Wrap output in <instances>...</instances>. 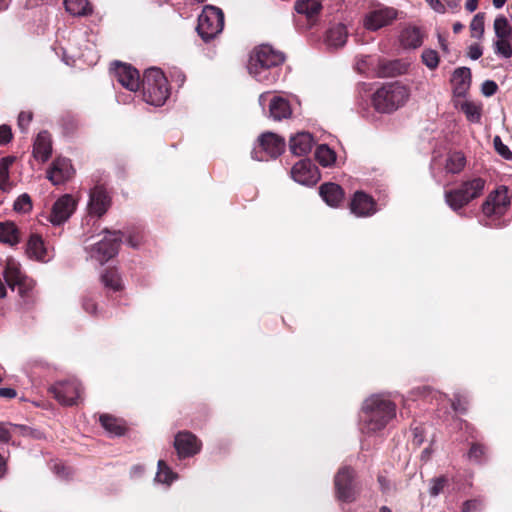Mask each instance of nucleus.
I'll use <instances>...</instances> for the list:
<instances>
[{
  "mask_svg": "<svg viewBox=\"0 0 512 512\" xmlns=\"http://www.w3.org/2000/svg\"><path fill=\"white\" fill-rule=\"evenodd\" d=\"M348 32L343 24H336L329 28L325 41L330 48L343 47L347 41Z\"/></svg>",
  "mask_w": 512,
  "mask_h": 512,
  "instance_id": "obj_27",
  "label": "nucleus"
},
{
  "mask_svg": "<svg viewBox=\"0 0 512 512\" xmlns=\"http://www.w3.org/2000/svg\"><path fill=\"white\" fill-rule=\"evenodd\" d=\"M224 27L223 12L214 6H206L198 17L197 31L208 42L222 32Z\"/></svg>",
  "mask_w": 512,
  "mask_h": 512,
  "instance_id": "obj_6",
  "label": "nucleus"
},
{
  "mask_svg": "<svg viewBox=\"0 0 512 512\" xmlns=\"http://www.w3.org/2000/svg\"><path fill=\"white\" fill-rule=\"evenodd\" d=\"M50 392L59 403L70 406L77 404V400L81 395V386L75 379L60 381L50 388Z\"/></svg>",
  "mask_w": 512,
  "mask_h": 512,
  "instance_id": "obj_13",
  "label": "nucleus"
},
{
  "mask_svg": "<svg viewBox=\"0 0 512 512\" xmlns=\"http://www.w3.org/2000/svg\"><path fill=\"white\" fill-rule=\"evenodd\" d=\"M409 89L400 83L383 85L372 95V104L379 113H392L409 99Z\"/></svg>",
  "mask_w": 512,
  "mask_h": 512,
  "instance_id": "obj_3",
  "label": "nucleus"
},
{
  "mask_svg": "<svg viewBox=\"0 0 512 512\" xmlns=\"http://www.w3.org/2000/svg\"><path fill=\"white\" fill-rule=\"evenodd\" d=\"M484 454L483 447L477 444L472 445L469 450L468 456L471 460L479 461Z\"/></svg>",
  "mask_w": 512,
  "mask_h": 512,
  "instance_id": "obj_50",
  "label": "nucleus"
},
{
  "mask_svg": "<svg viewBox=\"0 0 512 512\" xmlns=\"http://www.w3.org/2000/svg\"><path fill=\"white\" fill-rule=\"evenodd\" d=\"M284 62V55L270 45H261L255 49L248 64L249 74L259 82L272 83L276 80L270 69Z\"/></svg>",
  "mask_w": 512,
  "mask_h": 512,
  "instance_id": "obj_2",
  "label": "nucleus"
},
{
  "mask_svg": "<svg viewBox=\"0 0 512 512\" xmlns=\"http://www.w3.org/2000/svg\"><path fill=\"white\" fill-rule=\"evenodd\" d=\"M53 469L55 473L61 477H68L69 475V472L67 471L66 467L61 463L54 464Z\"/></svg>",
  "mask_w": 512,
  "mask_h": 512,
  "instance_id": "obj_54",
  "label": "nucleus"
},
{
  "mask_svg": "<svg viewBox=\"0 0 512 512\" xmlns=\"http://www.w3.org/2000/svg\"><path fill=\"white\" fill-rule=\"evenodd\" d=\"M452 408L456 412H464L465 408L462 406L460 399H454L452 401Z\"/></svg>",
  "mask_w": 512,
  "mask_h": 512,
  "instance_id": "obj_59",
  "label": "nucleus"
},
{
  "mask_svg": "<svg viewBox=\"0 0 512 512\" xmlns=\"http://www.w3.org/2000/svg\"><path fill=\"white\" fill-rule=\"evenodd\" d=\"M395 416V405L381 395H374L364 401L360 415L361 431L371 434L383 429Z\"/></svg>",
  "mask_w": 512,
  "mask_h": 512,
  "instance_id": "obj_1",
  "label": "nucleus"
},
{
  "mask_svg": "<svg viewBox=\"0 0 512 512\" xmlns=\"http://www.w3.org/2000/svg\"><path fill=\"white\" fill-rule=\"evenodd\" d=\"M100 423L111 434L122 435L124 433V427L120 424L119 420L110 415H101Z\"/></svg>",
  "mask_w": 512,
  "mask_h": 512,
  "instance_id": "obj_38",
  "label": "nucleus"
},
{
  "mask_svg": "<svg viewBox=\"0 0 512 512\" xmlns=\"http://www.w3.org/2000/svg\"><path fill=\"white\" fill-rule=\"evenodd\" d=\"M313 137L309 133L301 132L290 138V150L294 155L302 156L311 151Z\"/></svg>",
  "mask_w": 512,
  "mask_h": 512,
  "instance_id": "obj_23",
  "label": "nucleus"
},
{
  "mask_svg": "<svg viewBox=\"0 0 512 512\" xmlns=\"http://www.w3.org/2000/svg\"><path fill=\"white\" fill-rule=\"evenodd\" d=\"M445 6L450 10L455 11L459 8L461 0H444Z\"/></svg>",
  "mask_w": 512,
  "mask_h": 512,
  "instance_id": "obj_57",
  "label": "nucleus"
},
{
  "mask_svg": "<svg viewBox=\"0 0 512 512\" xmlns=\"http://www.w3.org/2000/svg\"><path fill=\"white\" fill-rule=\"evenodd\" d=\"M155 479L160 483L170 484L174 479H176V474L171 471L163 460H159L158 471Z\"/></svg>",
  "mask_w": 512,
  "mask_h": 512,
  "instance_id": "obj_40",
  "label": "nucleus"
},
{
  "mask_svg": "<svg viewBox=\"0 0 512 512\" xmlns=\"http://www.w3.org/2000/svg\"><path fill=\"white\" fill-rule=\"evenodd\" d=\"M168 96V81L163 72L158 68L147 69L143 79L144 100L150 105L161 106Z\"/></svg>",
  "mask_w": 512,
  "mask_h": 512,
  "instance_id": "obj_5",
  "label": "nucleus"
},
{
  "mask_svg": "<svg viewBox=\"0 0 512 512\" xmlns=\"http://www.w3.org/2000/svg\"><path fill=\"white\" fill-rule=\"evenodd\" d=\"M174 447L180 457H189L200 451L201 443L190 432H179L174 441Z\"/></svg>",
  "mask_w": 512,
  "mask_h": 512,
  "instance_id": "obj_17",
  "label": "nucleus"
},
{
  "mask_svg": "<svg viewBox=\"0 0 512 512\" xmlns=\"http://www.w3.org/2000/svg\"><path fill=\"white\" fill-rule=\"evenodd\" d=\"M463 29V25L460 22H456L453 25L454 33H459Z\"/></svg>",
  "mask_w": 512,
  "mask_h": 512,
  "instance_id": "obj_63",
  "label": "nucleus"
},
{
  "mask_svg": "<svg viewBox=\"0 0 512 512\" xmlns=\"http://www.w3.org/2000/svg\"><path fill=\"white\" fill-rule=\"evenodd\" d=\"M101 282L105 288L111 289L113 291H119L122 289L121 278L115 269L106 270L101 275Z\"/></svg>",
  "mask_w": 512,
  "mask_h": 512,
  "instance_id": "obj_34",
  "label": "nucleus"
},
{
  "mask_svg": "<svg viewBox=\"0 0 512 512\" xmlns=\"http://www.w3.org/2000/svg\"><path fill=\"white\" fill-rule=\"evenodd\" d=\"M26 253L30 258L45 261V248L41 237L32 235L27 243Z\"/></svg>",
  "mask_w": 512,
  "mask_h": 512,
  "instance_id": "obj_28",
  "label": "nucleus"
},
{
  "mask_svg": "<svg viewBox=\"0 0 512 512\" xmlns=\"http://www.w3.org/2000/svg\"><path fill=\"white\" fill-rule=\"evenodd\" d=\"M510 206V199L506 187H499L489 193L482 204V212L487 218H499L506 213Z\"/></svg>",
  "mask_w": 512,
  "mask_h": 512,
  "instance_id": "obj_10",
  "label": "nucleus"
},
{
  "mask_svg": "<svg viewBox=\"0 0 512 512\" xmlns=\"http://www.w3.org/2000/svg\"><path fill=\"white\" fill-rule=\"evenodd\" d=\"M65 9L73 16L86 15L90 11L87 0H64Z\"/></svg>",
  "mask_w": 512,
  "mask_h": 512,
  "instance_id": "obj_35",
  "label": "nucleus"
},
{
  "mask_svg": "<svg viewBox=\"0 0 512 512\" xmlns=\"http://www.w3.org/2000/svg\"><path fill=\"white\" fill-rule=\"evenodd\" d=\"M479 0H466L465 8L469 12H474L478 7Z\"/></svg>",
  "mask_w": 512,
  "mask_h": 512,
  "instance_id": "obj_56",
  "label": "nucleus"
},
{
  "mask_svg": "<svg viewBox=\"0 0 512 512\" xmlns=\"http://www.w3.org/2000/svg\"><path fill=\"white\" fill-rule=\"evenodd\" d=\"M435 12L437 13H445L446 12V6L445 4H443L441 1L439 3H437L433 8H432Z\"/></svg>",
  "mask_w": 512,
  "mask_h": 512,
  "instance_id": "obj_60",
  "label": "nucleus"
},
{
  "mask_svg": "<svg viewBox=\"0 0 512 512\" xmlns=\"http://www.w3.org/2000/svg\"><path fill=\"white\" fill-rule=\"evenodd\" d=\"M439 38V44H440V47L444 50V51H447L448 50V45H447V41L441 36L439 35L438 36Z\"/></svg>",
  "mask_w": 512,
  "mask_h": 512,
  "instance_id": "obj_61",
  "label": "nucleus"
},
{
  "mask_svg": "<svg viewBox=\"0 0 512 512\" xmlns=\"http://www.w3.org/2000/svg\"><path fill=\"white\" fill-rule=\"evenodd\" d=\"M73 174L74 169L70 161L66 158H57L48 170L47 177L54 185H59L69 180Z\"/></svg>",
  "mask_w": 512,
  "mask_h": 512,
  "instance_id": "obj_18",
  "label": "nucleus"
},
{
  "mask_svg": "<svg viewBox=\"0 0 512 512\" xmlns=\"http://www.w3.org/2000/svg\"><path fill=\"white\" fill-rule=\"evenodd\" d=\"M448 479L445 476L435 477L430 480L429 483V494L432 497L438 496L443 492L447 485Z\"/></svg>",
  "mask_w": 512,
  "mask_h": 512,
  "instance_id": "obj_42",
  "label": "nucleus"
},
{
  "mask_svg": "<svg viewBox=\"0 0 512 512\" xmlns=\"http://www.w3.org/2000/svg\"><path fill=\"white\" fill-rule=\"evenodd\" d=\"M32 120V113L21 112L18 116V125L22 131L26 130L27 126Z\"/></svg>",
  "mask_w": 512,
  "mask_h": 512,
  "instance_id": "obj_49",
  "label": "nucleus"
},
{
  "mask_svg": "<svg viewBox=\"0 0 512 512\" xmlns=\"http://www.w3.org/2000/svg\"><path fill=\"white\" fill-rule=\"evenodd\" d=\"M3 274L7 285L17 290L21 297L27 296L33 288L32 281L21 273L19 264L13 259L7 260Z\"/></svg>",
  "mask_w": 512,
  "mask_h": 512,
  "instance_id": "obj_11",
  "label": "nucleus"
},
{
  "mask_svg": "<svg viewBox=\"0 0 512 512\" xmlns=\"http://www.w3.org/2000/svg\"><path fill=\"white\" fill-rule=\"evenodd\" d=\"M15 161V157L7 156L0 160V190L7 192L11 189V183L9 179L10 167Z\"/></svg>",
  "mask_w": 512,
  "mask_h": 512,
  "instance_id": "obj_29",
  "label": "nucleus"
},
{
  "mask_svg": "<svg viewBox=\"0 0 512 512\" xmlns=\"http://www.w3.org/2000/svg\"><path fill=\"white\" fill-rule=\"evenodd\" d=\"M494 146H495V149L496 151L505 159H512V152L510 151V149L504 145L500 138L497 136L495 137L494 139Z\"/></svg>",
  "mask_w": 512,
  "mask_h": 512,
  "instance_id": "obj_46",
  "label": "nucleus"
},
{
  "mask_svg": "<svg viewBox=\"0 0 512 512\" xmlns=\"http://www.w3.org/2000/svg\"><path fill=\"white\" fill-rule=\"evenodd\" d=\"M10 0H0V11L8 7Z\"/></svg>",
  "mask_w": 512,
  "mask_h": 512,
  "instance_id": "obj_64",
  "label": "nucleus"
},
{
  "mask_svg": "<svg viewBox=\"0 0 512 512\" xmlns=\"http://www.w3.org/2000/svg\"><path fill=\"white\" fill-rule=\"evenodd\" d=\"M483 54L482 48L479 44H472L468 48V56L472 60L479 59Z\"/></svg>",
  "mask_w": 512,
  "mask_h": 512,
  "instance_id": "obj_51",
  "label": "nucleus"
},
{
  "mask_svg": "<svg viewBox=\"0 0 512 512\" xmlns=\"http://www.w3.org/2000/svg\"><path fill=\"white\" fill-rule=\"evenodd\" d=\"M110 206V197L101 186H96L90 193L88 210L90 214L102 216Z\"/></svg>",
  "mask_w": 512,
  "mask_h": 512,
  "instance_id": "obj_19",
  "label": "nucleus"
},
{
  "mask_svg": "<svg viewBox=\"0 0 512 512\" xmlns=\"http://www.w3.org/2000/svg\"><path fill=\"white\" fill-rule=\"evenodd\" d=\"M322 9L321 0H297L295 10L298 14L304 15L308 21L313 23Z\"/></svg>",
  "mask_w": 512,
  "mask_h": 512,
  "instance_id": "obj_24",
  "label": "nucleus"
},
{
  "mask_svg": "<svg viewBox=\"0 0 512 512\" xmlns=\"http://www.w3.org/2000/svg\"><path fill=\"white\" fill-rule=\"evenodd\" d=\"M451 83L456 96H465L471 85L470 69L467 67L457 68L452 74Z\"/></svg>",
  "mask_w": 512,
  "mask_h": 512,
  "instance_id": "obj_21",
  "label": "nucleus"
},
{
  "mask_svg": "<svg viewBox=\"0 0 512 512\" xmlns=\"http://www.w3.org/2000/svg\"><path fill=\"white\" fill-rule=\"evenodd\" d=\"M12 139V132L9 126L1 125L0 126V145H5L9 143Z\"/></svg>",
  "mask_w": 512,
  "mask_h": 512,
  "instance_id": "obj_48",
  "label": "nucleus"
},
{
  "mask_svg": "<svg viewBox=\"0 0 512 512\" xmlns=\"http://www.w3.org/2000/svg\"><path fill=\"white\" fill-rule=\"evenodd\" d=\"M414 438H413V442L419 446L423 443V436L422 434L420 433L419 429L418 428H415L414 429Z\"/></svg>",
  "mask_w": 512,
  "mask_h": 512,
  "instance_id": "obj_58",
  "label": "nucleus"
},
{
  "mask_svg": "<svg viewBox=\"0 0 512 512\" xmlns=\"http://www.w3.org/2000/svg\"><path fill=\"white\" fill-rule=\"evenodd\" d=\"M17 429H22V427L11 423L0 422V444L9 442L12 434Z\"/></svg>",
  "mask_w": 512,
  "mask_h": 512,
  "instance_id": "obj_45",
  "label": "nucleus"
},
{
  "mask_svg": "<svg viewBox=\"0 0 512 512\" xmlns=\"http://www.w3.org/2000/svg\"><path fill=\"white\" fill-rule=\"evenodd\" d=\"M493 28L497 38H510L512 36V27L504 15H498L495 18Z\"/></svg>",
  "mask_w": 512,
  "mask_h": 512,
  "instance_id": "obj_36",
  "label": "nucleus"
},
{
  "mask_svg": "<svg viewBox=\"0 0 512 512\" xmlns=\"http://www.w3.org/2000/svg\"><path fill=\"white\" fill-rule=\"evenodd\" d=\"M401 39L406 47L417 48L423 42L422 33L419 28L409 27L406 28L402 34Z\"/></svg>",
  "mask_w": 512,
  "mask_h": 512,
  "instance_id": "obj_31",
  "label": "nucleus"
},
{
  "mask_svg": "<svg viewBox=\"0 0 512 512\" xmlns=\"http://www.w3.org/2000/svg\"><path fill=\"white\" fill-rule=\"evenodd\" d=\"M465 163L466 159L463 153L453 152L446 159L445 169L449 173L457 174L463 170Z\"/></svg>",
  "mask_w": 512,
  "mask_h": 512,
  "instance_id": "obj_32",
  "label": "nucleus"
},
{
  "mask_svg": "<svg viewBox=\"0 0 512 512\" xmlns=\"http://www.w3.org/2000/svg\"><path fill=\"white\" fill-rule=\"evenodd\" d=\"M52 152V143L51 136L47 131L40 132L33 146V154L34 157L41 161L45 162L48 160Z\"/></svg>",
  "mask_w": 512,
  "mask_h": 512,
  "instance_id": "obj_22",
  "label": "nucleus"
},
{
  "mask_svg": "<svg viewBox=\"0 0 512 512\" xmlns=\"http://www.w3.org/2000/svg\"><path fill=\"white\" fill-rule=\"evenodd\" d=\"M319 193L322 199L331 207H336L343 200L342 188L335 183H324L320 186Z\"/></svg>",
  "mask_w": 512,
  "mask_h": 512,
  "instance_id": "obj_25",
  "label": "nucleus"
},
{
  "mask_svg": "<svg viewBox=\"0 0 512 512\" xmlns=\"http://www.w3.org/2000/svg\"><path fill=\"white\" fill-rule=\"evenodd\" d=\"M481 508V502L478 500L466 501L463 505V512H474Z\"/></svg>",
  "mask_w": 512,
  "mask_h": 512,
  "instance_id": "obj_52",
  "label": "nucleus"
},
{
  "mask_svg": "<svg viewBox=\"0 0 512 512\" xmlns=\"http://www.w3.org/2000/svg\"><path fill=\"white\" fill-rule=\"evenodd\" d=\"M421 58L423 63L431 70L436 69L439 64V56L435 50L425 49Z\"/></svg>",
  "mask_w": 512,
  "mask_h": 512,
  "instance_id": "obj_44",
  "label": "nucleus"
},
{
  "mask_svg": "<svg viewBox=\"0 0 512 512\" xmlns=\"http://www.w3.org/2000/svg\"><path fill=\"white\" fill-rule=\"evenodd\" d=\"M460 110L465 114L466 118L472 123H478L481 119V106L474 102L464 101L460 105Z\"/></svg>",
  "mask_w": 512,
  "mask_h": 512,
  "instance_id": "obj_37",
  "label": "nucleus"
},
{
  "mask_svg": "<svg viewBox=\"0 0 512 512\" xmlns=\"http://www.w3.org/2000/svg\"><path fill=\"white\" fill-rule=\"evenodd\" d=\"M76 200L69 194L61 196L52 206L49 217L53 225H61L66 222L76 208Z\"/></svg>",
  "mask_w": 512,
  "mask_h": 512,
  "instance_id": "obj_14",
  "label": "nucleus"
},
{
  "mask_svg": "<svg viewBox=\"0 0 512 512\" xmlns=\"http://www.w3.org/2000/svg\"><path fill=\"white\" fill-rule=\"evenodd\" d=\"M354 471L349 467L339 469L335 475L334 484L336 496L344 502H352L356 498V489L354 485Z\"/></svg>",
  "mask_w": 512,
  "mask_h": 512,
  "instance_id": "obj_12",
  "label": "nucleus"
},
{
  "mask_svg": "<svg viewBox=\"0 0 512 512\" xmlns=\"http://www.w3.org/2000/svg\"><path fill=\"white\" fill-rule=\"evenodd\" d=\"M315 157L317 161L324 167L331 166L336 161V153L325 144L317 147Z\"/></svg>",
  "mask_w": 512,
  "mask_h": 512,
  "instance_id": "obj_33",
  "label": "nucleus"
},
{
  "mask_svg": "<svg viewBox=\"0 0 512 512\" xmlns=\"http://www.w3.org/2000/svg\"><path fill=\"white\" fill-rule=\"evenodd\" d=\"M269 112L270 117L276 121L289 118L292 114L288 100L280 96H275L270 100Z\"/></svg>",
  "mask_w": 512,
  "mask_h": 512,
  "instance_id": "obj_26",
  "label": "nucleus"
},
{
  "mask_svg": "<svg viewBox=\"0 0 512 512\" xmlns=\"http://www.w3.org/2000/svg\"><path fill=\"white\" fill-rule=\"evenodd\" d=\"M121 240L120 231H107L103 239L90 248V257L100 264L106 263L117 254Z\"/></svg>",
  "mask_w": 512,
  "mask_h": 512,
  "instance_id": "obj_8",
  "label": "nucleus"
},
{
  "mask_svg": "<svg viewBox=\"0 0 512 512\" xmlns=\"http://www.w3.org/2000/svg\"><path fill=\"white\" fill-rule=\"evenodd\" d=\"M14 210L20 213H27L32 209V201L27 193L21 194L14 202Z\"/></svg>",
  "mask_w": 512,
  "mask_h": 512,
  "instance_id": "obj_43",
  "label": "nucleus"
},
{
  "mask_svg": "<svg viewBox=\"0 0 512 512\" xmlns=\"http://www.w3.org/2000/svg\"><path fill=\"white\" fill-rule=\"evenodd\" d=\"M118 82L130 91H137L140 87L139 72L130 65L116 63L114 69Z\"/></svg>",
  "mask_w": 512,
  "mask_h": 512,
  "instance_id": "obj_16",
  "label": "nucleus"
},
{
  "mask_svg": "<svg viewBox=\"0 0 512 512\" xmlns=\"http://www.w3.org/2000/svg\"><path fill=\"white\" fill-rule=\"evenodd\" d=\"M485 14L477 13L471 23H470V31L471 37L476 39H481L484 35L485 26H484Z\"/></svg>",
  "mask_w": 512,
  "mask_h": 512,
  "instance_id": "obj_39",
  "label": "nucleus"
},
{
  "mask_svg": "<svg viewBox=\"0 0 512 512\" xmlns=\"http://www.w3.org/2000/svg\"><path fill=\"white\" fill-rule=\"evenodd\" d=\"M284 149L285 140L272 132H267L259 137V147L254 149L253 157L259 161H266L278 157Z\"/></svg>",
  "mask_w": 512,
  "mask_h": 512,
  "instance_id": "obj_9",
  "label": "nucleus"
},
{
  "mask_svg": "<svg viewBox=\"0 0 512 512\" xmlns=\"http://www.w3.org/2000/svg\"><path fill=\"white\" fill-rule=\"evenodd\" d=\"M498 89L497 84L492 80H486L482 84L481 91L484 96L490 97L496 93Z\"/></svg>",
  "mask_w": 512,
  "mask_h": 512,
  "instance_id": "obj_47",
  "label": "nucleus"
},
{
  "mask_svg": "<svg viewBox=\"0 0 512 512\" xmlns=\"http://www.w3.org/2000/svg\"><path fill=\"white\" fill-rule=\"evenodd\" d=\"M16 395V391L12 388H0V397L14 398Z\"/></svg>",
  "mask_w": 512,
  "mask_h": 512,
  "instance_id": "obj_55",
  "label": "nucleus"
},
{
  "mask_svg": "<svg viewBox=\"0 0 512 512\" xmlns=\"http://www.w3.org/2000/svg\"><path fill=\"white\" fill-rule=\"evenodd\" d=\"M291 177L302 185H314L320 175L317 167L310 160H300L291 169Z\"/></svg>",
  "mask_w": 512,
  "mask_h": 512,
  "instance_id": "obj_15",
  "label": "nucleus"
},
{
  "mask_svg": "<svg viewBox=\"0 0 512 512\" xmlns=\"http://www.w3.org/2000/svg\"><path fill=\"white\" fill-rule=\"evenodd\" d=\"M508 39L509 38H497L494 42L495 53L504 58H510L512 56V46Z\"/></svg>",
  "mask_w": 512,
  "mask_h": 512,
  "instance_id": "obj_41",
  "label": "nucleus"
},
{
  "mask_svg": "<svg viewBox=\"0 0 512 512\" xmlns=\"http://www.w3.org/2000/svg\"><path fill=\"white\" fill-rule=\"evenodd\" d=\"M351 212L359 217L370 216L375 213V202L369 195L358 191L350 204Z\"/></svg>",
  "mask_w": 512,
  "mask_h": 512,
  "instance_id": "obj_20",
  "label": "nucleus"
},
{
  "mask_svg": "<svg viewBox=\"0 0 512 512\" xmlns=\"http://www.w3.org/2000/svg\"><path fill=\"white\" fill-rule=\"evenodd\" d=\"M83 308L88 313L96 314V303L90 299L84 301Z\"/></svg>",
  "mask_w": 512,
  "mask_h": 512,
  "instance_id": "obj_53",
  "label": "nucleus"
},
{
  "mask_svg": "<svg viewBox=\"0 0 512 512\" xmlns=\"http://www.w3.org/2000/svg\"><path fill=\"white\" fill-rule=\"evenodd\" d=\"M399 16V11L390 6L377 4L363 18V27L368 31H378L391 25Z\"/></svg>",
  "mask_w": 512,
  "mask_h": 512,
  "instance_id": "obj_7",
  "label": "nucleus"
},
{
  "mask_svg": "<svg viewBox=\"0 0 512 512\" xmlns=\"http://www.w3.org/2000/svg\"><path fill=\"white\" fill-rule=\"evenodd\" d=\"M0 241L10 245H15L19 242V233L14 223H0Z\"/></svg>",
  "mask_w": 512,
  "mask_h": 512,
  "instance_id": "obj_30",
  "label": "nucleus"
},
{
  "mask_svg": "<svg viewBox=\"0 0 512 512\" xmlns=\"http://www.w3.org/2000/svg\"><path fill=\"white\" fill-rule=\"evenodd\" d=\"M485 185L486 181L481 177L465 180L457 188L444 193L445 202L453 211H459L474 199L479 198L483 194Z\"/></svg>",
  "mask_w": 512,
  "mask_h": 512,
  "instance_id": "obj_4",
  "label": "nucleus"
},
{
  "mask_svg": "<svg viewBox=\"0 0 512 512\" xmlns=\"http://www.w3.org/2000/svg\"><path fill=\"white\" fill-rule=\"evenodd\" d=\"M506 1L507 0H492L494 7L497 9L502 8Z\"/></svg>",
  "mask_w": 512,
  "mask_h": 512,
  "instance_id": "obj_62",
  "label": "nucleus"
}]
</instances>
